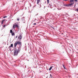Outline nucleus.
Returning <instances> with one entry per match:
<instances>
[{
	"label": "nucleus",
	"mask_w": 78,
	"mask_h": 78,
	"mask_svg": "<svg viewBox=\"0 0 78 78\" xmlns=\"http://www.w3.org/2000/svg\"><path fill=\"white\" fill-rule=\"evenodd\" d=\"M17 45H19V48H18L20 49L21 47H22V42H20V41H16L15 43L14 44V47H16Z\"/></svg>",
	"instance_id": "f257e3e1"
},
{
	"label": "nucleus",
	"mask_w": 78,
	"mask_h": 78,
	"mask_svg": "<svg viewBox=\"0 0 78 78\" xmlns=\"http://www.w3.org/2000/svg\"><path fill=\"white\" fill-rule=\"evenodd\" d=\"M20 51V49L18 48L17 49H15L14 51V56H17Z\"/></svg>",
	"instance_id": "f03ea898"
},
{
	"label": "nucleus",
	"mask_w": 78,
	"mask_h": 78,
	"mask_svg": "<svg viewBox=\"0 0 78 78\" xmlns=\"http://www.w3.org/2000/svg\"><path fill=\"white\" fill-rule=\"evenodd\" d=\"M22 39V35L20 34L18 37V39H19V40H20V41Z\"/></svg>",
	"instance_id": "7ed1b4c3"
},
{
	"label": "nucleus",
	"mask_w": 78,
	"mask_h": 78,
	"mask_svg": "<svg viewBox=\"0 0 78 78\" xmlns=\"http://www.w3.org/2000/svg\"><path fill=\"white\" fill-rule=\"evenodd\" d=\"M74 4V2L73 3L72 2L71 3L69 4L68 5L69 6H72Z\"/></svg>",
	"instance_id": "20e7f679"
},
{
	"label": "nucleus",
	"mask_w": 78,
	"mask_h": 78,
	"mask_svg": "<svg viewBox=\"0 0 78 78\" xmlns=\"http://www.w3.org/2000/svg\"><path fill=\"white\" fill-rule=\"evenodd\" d=\"M15 27H17L18 28L19 27V26L17 25V24L16 23H15Z\"/></svg>",
	"instance_id": "39448f33"
},
{
	"label": "nucleus",
	"mask_w": 78,
	"mask_h": 78,
	"mask_svg": "<svg viewBox=\"0 0 78 78\" xmlns=\"http://www.w3.org/2000/svg\"><path fill=\"white\" fill-rule=\"evenodd\" d=\"M22 21H24L25 20V17H23L21 18Z\"/></svg>",
	"instance_id": "423d86ee"
},
{
	"label": "nucleus",
	"mask_w": 78,
	"mask_h": 78,
	"mask_svg": "<svg viewBox=\"0 0 78 78\" xmlns=\"http://www.w3.org/2000/svg\"><path fill=\"white\" fill-rule=\"evenodd\" d=\"M74 2V0H70V3H73Z\"/></svg>",
	"instance_id": "0eeeda50"
},
{
	"label": "nucleus",
	"mask_w": 78,
	"mask_h": 78,
	"mask_svg": "<svg viewBox=\"0 0 78 78\" xmlns=\"http://www.w3.org/2000/svg\"><path fill=\"white\" fill-rule=\"evenodd\" d=\"M53 66H51L50 68L49 69V70L50 71L51 70V69H52V68H53Z\"/></svg>",
	"instance_id": "6e6552de"
},
{
	"label": "nucleus",
	"mask_w": 78,
	"mask_h": 78,
	"mask_svg": "<svg viewBox=\"0 0 78 78\" xmlns=\"http://www.w3.org/2000/svg\"><path fill=\"white\" fill-rule=\"evenodd\" d=\"M5 20L4 19V20H3L2 22H1V23L2 24H3V22H4L5 21Z\"/></svg>",
	"instance_id": "1a4fd4ad"
},
{
	"label": "nucleus",
	"mask_w": 78,
	"mask_h": 78,
	"mask_svg": "<svg viewBox=\"0 0 78 78\" xmlns=\"http://www.w3.org/2000/svg\"><path fill=\"white\" fill-rule=\"evenodd\" d=\"M41 0H37V4H39V3L40 2Z\"/></svg>",
	"instance_id": "9d476101"
},
{
	"label": "nucleus",
	"mask_w": 78,
	"mask_h": 78,
	"mask_svg": "<svg viewBox=\"0 0 78 78\" xmlns=\"http://www.w3.org/2000/svg\"><path fill=\"white\" fill-rule=\"evenodd\" d=\"M9 47L10 48V47H13V44H11L10 45V46Z\"/></svg>",
	"instance_id": "9b49d317"
},
{
	"label": "nucleus",
	"mask_w": 78,
	"mask_h": 78,
	"mask_svg": "<svg viewBox=\"0 0 78 78\" xmlns=\"http://www.w3.org/2000/svg\"><path fill=\"white\" fill-rule=\"evenodd\" d=\"M12 36H14L15 35V34L14 33H12Z\"/></svg>",
	"instance_id": "f8f14e48"
},
{
	"label": "nucleus",
	"mask_w": 78,
	"mask_h": 78,
	"mask_svg": "<svg viewBox=\"0 0 78 78\" xmlns=\"http://www.w3.org/2000/svg\"><path fill=\"white\" fill-rule=\"evenodd\" d=\"M10 31L11 33H13V32L12 31V30H11Z\"/></svg>",
	"instance_id": "ddd939ff"
},
{
	"label": "nucleus",
	"mask_w": 78,
	"mask_h": 78,
	"mask_svg": "<svg viewBox=\"0 0 78 78\" xmlns=\"http://www.w3.org/2000/svg\"><path fill=\"white\" fill-rule=\"evenodd\" d=\"M7 16H4L3 17V18H4V19H5V18L7 17Z\"/></svg>",
	"instance_id": "4468645a"
},
{
	"label": "nucleus",
	"mask_w": 78,
	"mask_h": 78,
	"mask_svg": "<svg viewBox=\"0 0 78 78\" xmlns=\"http://www.w3.org/2000/svg\"><path fill=\"white\" fill-rule=\"evenodd\" d=\"M64 6H69V4H68V5H67V4L66 5V4H65V5H64Z\"/></svg>",
	"instance_id": "2eb2a0df"
},
{
	"label": "nucleus",
	"mask_w": 78,
	"mask_h": 78,
	"mask_svg": "<svg viewBox=\"0 0 78 78\" xmlns=\"http://www.w3.org/2000/svg\"><path fill=\"white\" fill-rule=\"evenodd\" d=\"M63 66L64 69H66V67H65V66H64V65H63Z\"/></svg>",
	"instance_id": "dca6fc26"
},
{
	"label": "nucleus",
	"mask_w": 78,
	"mask_h": 78,
	"mask_svg": "<svg viewBox=\"0 0 78 78\" xmlns=\"http://www.w3.org/2000/svg\"><path fill=\"white\" fill-rule=\"evenodd\" d=\"M47 1L48 3H49V1H50V0H47Z\"/></svg>",
	"instance_id": "f3484780"
},
{
	"label": "nucleus",
	"mask_w": 78,
	"mask_h": 78,
	"mask_svg": "<svg viewBox=\"0 0 78 78\" xmlns=\"http://www.w3.org/2000/svg\"><path fill=\"white\" fill-rule=\"evenodd\" d=\"M13 27L14 29V28H16V26H15V25H13Z\"/></svg>",
	"instance_id": "a211bd4d"
},
{
	"label": "nucleus",
	"mask_w": 78,
	"mask_h": 78,
	"mask_svg": "<svg viewBox=\"0 0 78 78\" xmlns=\"http://www.w3.org/2000/svg\"><path fill=\"white\" fill-rule=\"evenodd\" d=\"M57 9H58V10H61V8H60V9L57 8Z\"/></svg>",
	"instance_id": "6ab92c4d"
},
{
	"label": "nucleus",
	"mask_w": 78,
	"mask_h": 78,
	"mask_svg": "<svg viewBox=\"0 0 78 78\" xmlns=\"http://www.w3.org/2000/svg\"><path fill=\"white\" fill-rule=\"evenodd\" d=\"M33 25H36V23H34Z\"/></svg>",
	"instance_id": "aec40b11"
},
{
	"label": "nucleus",
	"mask_w": 78,
	"mask_h": 78,
	"mask_svg": "<svg viewBox=\"0 0 78 78\" xmlns=\"http://www.w3.org/2000/svg\"><path fill=\"white\" fill-rule=\"evenodd\" d=\"M74 0L75 2H77V1H78V0Z\"/></svg>",
	"instance_id": "412c9836"
},
{
	"label": "nucleus",
	"mask_w": 78,
	"mask_h": 78,
	"mask_svg": "<svg viewBox=\"0 0 78 78\" xmlns=\"http://www.w3.org/2000/svg\"><path fill=\"white\" fill-rule=\"evenodd\" d=\"M75 11H78V8L77 9H76V10H75Z\"/></svg>",
	"instance_id": "4be33fe9"
},
{
	"label": "nucleus",
	"mask_w": 78,
	"mask_h": 78,
	"mask_svg": "<svg viewBox=\"0 0 78 78\" xmlns=\"http://www.w3.org/2000/svg\"><path fill=\"white\" fill-rule=\"evenodd\" d=\"M17 20H18V21H19V18H17Z\"/></svg>",
	"instance_id": "5701e85b"
},
{
	"label": "nucleus",
	"mask_w": 78,
	"mask_h": 78,
	"mask_svg": "<svg viewBox=\"0 0 78 78\" xmlns=\"http://www.w3.org/2000/svg\"><path fill=\"white\" fill-rule=\"evenodd\" d=\"M50 76L51 77V78L52 77V76L51 75V74H50Z\"/></svg>",
	"instance_id": "b1692460"
},
{
	"label": "nucleus",
	"mask_w": 78,
	"mask_h": 78,
	"mask_svg": "<svg viewBox=\"0 0 78 78\" xmlns=\"http://www.w3.org/2000/svg\"><path fill=\"white\" fill-rule=\"evenodd\" d=\"M38 5H40V6H39V8H41V5L39 4Z\"/></svg>",
	"instance_id": "393cba45"
},
{
	"label": "nucleus",
	"mask_w": 78,
	"mask_h": 78,
	"mask_svg": "<svg viewBox=\"0 0 78 78\" xmlns=\"http://www.w3.org/2000/svg\"><path fill=\"white\" fill-rule=\"evenodd\" d=\"M63 1H68L69 0H63Z\"/></svg>",
	"instance_id": "a878e982"
},
{
	"label": "nucleus",
	"mask_w": 78,
	"mask_h": 78,
	"mask_svg": "<svg viewBox=\"0 0 78 78\" xmlns=\"http://www.w3.org/2000/svg\"><path fill=\"white\" fill-rule=\"evenodd\" d=\"M6 26V25H3V27H5Z\"/></svg>",
	"instance_id": "bb28decb"
},
{
	"label": "nucleus",
	"mask_w": 78,
	"mask_h": 78,
	"mask_svg": "<svg viewBox=\"0 0 78 78\" xmlns=\"http://www.w3.org/2000/svg\"><path fill=\"white\" fill-rule=\"evenodd\" d=\"M17 36H16V38H17Z\"/></svg>",
	"instance_id": "cd10ccee"
},
{
	"label": "nucleus",
	"mask_w": 78,
	"mask_h": 78,
	"mask_svg": "<svg viewBox=\"0 0 78 78\" xmlns=\"http://www.w3.org/2000/svg\"><path fill=\"white\" fill-rule=\"evenodd\" d=\"M38 14V13H37V15H36L35 16H37Z\"/></svg>",
	"instance_id": "c85d7f7f"
},
{
	"label": "nucleus",
	"mask_w": 78,
	"mask_h": 78,
	"mask_svg": "<svg viewBox=\"0 0 78 78\" xmlns=\"http://www.w3.org/2000/svg\"><path fill=\"white\" fill-rule=\"evenodd\" d=\"M45 7H46L45 6H44V9H45Z\"/></svg>",
	"instance_id": "c756f323"
},
{
	"label": "nucleus",
	"mask_w": 78,
	"mask_h": 78,
	"mask_svg": "<svg viewBox=\"0 0 78 78\" xmlns=\"http://www.w3.org/2000/svg\"><path fill=\"white\" fill-rule=\"evenodd\" d=\"M34 20H36V19H35Z\"/></svg>",
	"instance_id": "7c9ffc66"
},
{
	"label": "nucleus",
	"mask_w": 78,
	"mask_h": 78,
	"mask_svg": "<svg viewBox=\"0 0 78 78\" xmlns=\"http://www.w3.org/2000/svg\"><path fill=\"white\" fill-rule=\"evenodd\" d=\"M76 6V4H75V5H74V6Z\"/></svg>",
	"instance_id": "2f4dec72"
},
{
	"label": "nucleus",
	"mask_w": 78,
	"mask_h": 78,
	"mask_svg": "<svg viewBox=\"0 0 78 78\" xmlns=\"http://www.w3.org/2000/svg\"><path fill=\"white\" fill-rule=\"evenodd\" d=\"M30 71V70H29L27 72H28Z\"/></svg>",
	"instance_id": "473e14b6"
},
{
	"label": "nucleus",
	"mask_w": 78,
	"mask_h": 78,
	"mask_svg": "<svg viewBox=\"0 0 78 78\" xmlns=\"http://www.w3.org/2000/svg\"><path fill=\"white\" fill-rule=\"evenodd\" d=\"M48 78V76H47V77H46V78Z\"/></svg>",
	"instance_id": "72a5a7b5"
},
{
	"label": "nucleus",
	"mask_w": 78,
	"mask_h": 78,
	"mask_svg": "<svg viewBox=\"0 0 78 78\" xmlns=\"http://www.w3.org/2000/svg\"><path fill=\"white\" fill-rule=\"evenodd\" d=\"M49 5H50V6H51V5H50V4H49Z\"/></svg>",
	"instance_id": "f704fd0d"
},
{
	"label": "nucleus",
	"mask_w": 78,
	"mask_h": 78,
	"mask_svg": "<svg viewBox=\"0 0 78 78\" xmlns=\"http://www.w3.org/2000/svg\"><path fill=\"white\" fill-rule=\"evenodd\" d=\"M1 26V25L0 24V27Z\"/></svg>",
	"instance_id": "c9c22d12"
},
{
	"label": "nucleus",
	"mask_w": 78,
	"mask_h": 78,
	"mask_svg": "<svg viewBox=\"0 0 78 78\" xmlns=\"http://www.w3.org/2000/svg\"><path fill=\"white\" fill-rule=\"evenodd\" d=\"M55 9H54V10H55Z\"/></svg>",
	"instance_id": "e433bc0d"
},
{
	"label": "nucleus",
	"mask_w": 78,
	"mask_h": 78,
	"mask_svg": "<svg viewBox=\"0 0 78 78\" xmlns=\"http://www.w3.org/2000/svg\"><path fill=\"white\" fill-rule=\"evenodd\" d=\"M51 28H52V27H51Z\"/></svg>",
	"instance_id": "4c0bfd02"
},
{
	"label": "nucleus",
	"mask_w": 78,
	"mask_h": 78,
	"mask_svg": "<svg viewBox=\"0 0 78 78\" xmlns=\"http://www.w3.org/2000/svg\"><path fill=\"white\" fill-rule=\"evenodd\" d=\"M48 7H49V6H48Z\"/></svg>",
	"instance_id": "58836bf2"
},
{
	"label": "nucleus",
	"mask_w": 78,
	"mask_h": 78,
	"mask_svg": "<svg viewBox=\"0 0 78 78\" xmlns=\"http://www.w3.org/2000/svg\"><path fill=\"white\" fill-rule=\"evenodd\" d=\"M28 61H29V60H28Z\"/></svg>",
	"instance_id": "ea45409f"
}]
</instances>
